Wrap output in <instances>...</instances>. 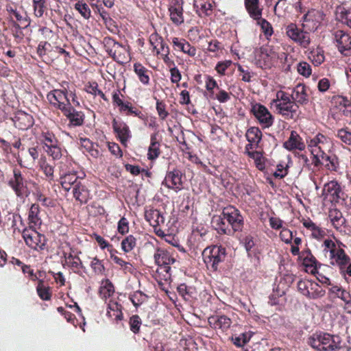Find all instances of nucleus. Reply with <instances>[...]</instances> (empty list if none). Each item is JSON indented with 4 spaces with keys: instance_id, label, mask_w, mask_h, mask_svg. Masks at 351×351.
Masks as SVG:
<instances>
[{
    "instance_id": "nucleus-43",
    "label": "nucleus",
    "mask_w": 351,
    "mask_h": 351,
    "mask_svg": "<svg viewBox=\"0 0 351 351\" xmlns=\"http://www.w3.org/2000/svg\"><path fill=\"white\" fill-rule=\"evenodd\" d=\"M253 335V332L251 331H247L243 332L239 335H236L232 337V341L233 343L237 347H243L245 346Z\"/></svg>"
},
{
    "instance_id": "nucleus-15",
    "label": "nucleus",
    "mask_w": 351,
    "mask_h": 351,
    "mask_svg": "<svg viewBox=\"0 0 351 351\" xmlns=\"http://www.w3.org/2000/svg\"><path fill=\"white\" fill-rule=\"evenodd\" d=\"M47 99L51 105L60 109L62 112L66 111V108L71 104L66 93L61 90L56 89L49 92L47 95Z\"/></svg>"
},
{
    "instance_id": "nucleus-44",
    "label": "nucleus",
    "mask_w": 351,
    "mask_h": 351,
    "mask_svg": "<svg viewBox=\"0 0 351 351\" xmlns=\"http://www.w3.org/2000/svg\"><path fill=\"white\" fill-rule=\"evenodd\" d=\"M114 287L109 280L101 281L99 288V294L102 298L106 299L114 293Z\"/></svg>"
},
{
    "instance_id": "nucleus-26",
    "label": "nucleus",
    "mask_w": 351,
    "mask_h": 351,
    "mask_svg": "<svg viewBox=\"0 0 351 351\" xmlns=\"http://www.w3.org/2000/svg\"><path fill=\"white\" fill-rule=\"evenodd\" d=\"M283 145L285 148L290 151L295 149L302 151L306 147L302 138L295 131L291 132L290 136L288 140L284 143Z\"/></svg>"
},
{
    "instance_id": "nucleus-52",
    "label": "nucleus",
    "mask_w": 351,
    "mask_h": 351,
    "mask_svg": "<svg viewBox=\"0 0 351 351\" xmlns=\"http://www.w3.org/2000/svg\"><path fill=\"white\" fill-rule=\"evenodd\" d=\"M206 234V230L202 228H196L193 230L191 236L190 237L191 242L199 243L204 240V237Z\"/></svg>"
},
{
    "instance_id": "nucleus-12",
    "label": "nucleus",
    "mask_w": 351,
    "mask_h": 351,
    "mask_svg": "<svg viewBox=\"0 0 351 351\" xmlns=\"http://www.w3.org/2000/svg\"><path fill=\"white\" fill-rule=\"evenodd\" d=\"M9 184L18 196L27 195L29 193L28 182L16 169L13 171V178L9 181Z\"/></svg>"
},
{
    "instance_id": "nucleus-59",
    "label": "nucleus",
    "mask_w": 351,
    "mask_h": 351,
    "mask_svg": "<svg viewBox=\"0 0 351 351\" xmlns=\"http://www.w3.org/2000/svg\"><path fill=\"white\" fill-rule=\"evenodd\" d=\"M45 151L49 156L52 157L53 160L60 159L62 156V150L58 145V143H56V145L49 146V147L45 149Z\"/></svg>"
},
{
    "instance_id": "nucleus-6",
    "label": "nucleus",
    "mask_w": 351,
    "mask_h": 351,
    "mask_svg": "<svg viewBox=\"0 0 351 351\" xmlns=\"http://www.w3.org/2000/svg\"><path fill=\"white\" fill-rule=\"evenodd\" d=\"M298 289L301 294L313 300L322 298L326 293L317 282L308 279L300 280L298 282Z\"/></svg>"
},
{
    "instance_id": "nucleus-34",
    "label": "nucleus",
    "mask_w": 351,
    "mask_h": 351,
    "mask_svg": "<svg viewBox=\"0 0 351 351\" xmlns=\"http://www.w3.org/2000/svg\"><path fill=\"white\" fill-rule=\"evenodd\" d=\"M194 7L199 16H208L212 12L211 0H194Z\"/></svg>"
},
{
    "instance_id": "nucleus-51",
    "label": "nucleus",
    "mask_w": 351,
    "mask_h": 351,
    "mask_svg": "<svg viewBox=\"0 0 351 351\" xmlns=\"http://www.w3.org/2000/svg\"><path fill=\"white\" fill-rule=\"evenodd\" d=\"M76 10L79 12L81 16L85 19H88L91 16V11L88 5L83 1H78L74 5Z\"/></svg>"
},
{
    "instance_id": "nucleus-63",
    "label": "nucleus",
    "mask_w": 351,
    "mask_h": 351,
    "mask_svg": "<svg viewBox=\"0 0 351 351\" xmlns=\"http://www.w3.org/2000/svg\"><path fill=\"white\" fill-rule=\"evenodd\" d=\"M43 136L45 149L49 147V146L56 145V143H58L57 138L52 133L45 132L43 134Z\"/></svg>"
},
{
    "instance_id": "nucleus-64",
    "label": "nucleus",
    "mask_w": 351,
    "mask_h": 351,
    "mask_svg": "<svg viewBox=\"0 0 351 351\" xmlns=\"http://www.w3.org/2000/svg\"><path fill=\"white\" fill-rule=\"evenodd\" d=\"M337 136L347 145L351 144V132L348 129H341L337 132Z\"/></svg>"
},
{
    "instance_id": "nucleus-21",
    "label": "nucleus",
    "mask_w": 351,
    "mask_h": 351,
    "mask_svg": "<svg viewBox=\"0 0 351 351\" xmlns=\"http://www.w3.org/2000/svg\"><path fill=\"white\" fill-rule=\"evenodd\" d=\"M112 128L122 144H125L130 138L129 127L123 121L114 119Z\"/></svg>"
},
{
    "instance_id": "nucleus-29",
    "label": "nucleus",
    "mask_w": 351,
    "mask_h": 351,
    "mask_svg": "<svg viewBox=\"0 0 351 351\" xmlns=\"http://www.w3.org/2000/svg\"><path fill=\"white\" fill-rule=\"evenodd\" d=\"M149 43L152 47L153 51L156 52V55L165 52L167 49H169L163 38L156 33L150 35Z\"/></svg>"
},
{
    "instance_id": "nucleus-45",
    "label": "nucleus",
    "mask_w": 351,
    "mask_h": 351,
    "mask_svg": "<svg viewBox=\"0 0 351 351\" xmlns=\"http://www.w3.org/2000/svg\"><path fill=\"white\" fill-rule=\"evenodd\" d=\"M308 58L315 66L320 65L324 61V51L321 48H316L310 51Z\"/></svg>"
},
{
    "instance_id": "nucleus-16",
    "label": "nucleus",
    "mask_w": 351,
    "mask_h": 351,
    "mask_svg": "<svg viewBox=\"0 0 351 351\" xmlns=\"http://www.w3.org/2000/svg\"><path fill=\"white\" fill-rule=\"evenodd\" d=\"M252 111L263 128H269L273 124L274 117L268 109L263 105L260 104L253 105Z\"/></svg>"
},
{
    "instance_id": "nucleus-61",
    "label": "nucleus",
    "mask_w": 351,
    "mask_h": 351,
    "mask_svg": "<svg viewBox=\"0 0 351 351\" xmlns=\"http://www.w3.org/2000/svg\"><path fill=\"white\" fill-rule=\"evenodd\" d=\"M130 299L135 306H138L146 300V295L141 291H136L130 296Z\"/></svg>"
},
{
    "instance_id": "nucleus-40",
    "label": "nucleus",
    "mask_w": 351,
    "mask_h": 351,
    "mask_svg": "<svg viewBox=\"0 0 351 351\" xmlns=\"http://www.w3.org/2000/svg\"><path fill=\"white\" fill-rule=\"evenodd\" d=\"M80 146L84 153H88L94 158L99 157V151L94 147L93 144L89 139L80 138Z\"/></svg>"
},
{
    "instance_id": "nucleus-30",
    "label": "nucleus",
    "mask_w": 351,
    "mask_h": 351,
    "mask_svg": "<svg viewBox=\"0 0 351 351\" xmlns=\"http://www.w3.org/2000/svg\"><path fill=\"white\" fill-rule=\"evenodd\" d=\"M145 219L154 228L165 223V217L162 213L156 209L147 210L145 214Z\"/></svg>"
},
{
    "instance_id": "nucleus-32",
    "label": "nucleus",
    "mask_w": 351,
    "mask_h": 351,
    "mask_svg": "<svg viewBox=\"0 0 351 351\" xmlns=\"http://www.w3.org/2000/svg\"><path fill=\"white\" fill-rule=\"evenodd\" d=\"M209 324L215 328L227 330L232 324L231 319L225 315L212 316L208 318Z\"/></svg>"
},
{
    "instance_id": "nucleus-1",
    "label": "nucleus",
    "mask_w": 351,
    "mask_h": 351,
    "mask_svg": "<svg viewBox=\"0 0 351 351\" xmlns=\"http://www.w3.org/2000/svg\"><path fill=\"white\" fill-rule=\"evenodd\" d=\"M343 247V243H335L331 239H325L322 244L324 254L330 264L338 267L342 271L350 262V258L345 252Z\"/></svg>"
},
{
    "instance_id": "nucleus-35",
    "label": "nucleus",
    "mask_w": 351,
    "mask_h": 351,
    "mask_svg": "<svg viewBox=\"0 0 351 351\" xmlns=\"http://www.w3.org/2000/svg\"><path fill=\"white\" fill-rule=\"evenodd\" d=\"M73 196L80 203H86L90 198L89 191L80 182L73 186Z\"/></svg>"
},
{
    "instance_id": "nucleus-17",
    "label": "nucleus",
    "mask_w": 351,
    "mask_h": 351,
    "mask_svg": "<svg viewBox=\"0 0 351 351\" xmlns=\"http://www.w3.org/2000/svg\"><path fill=\"white\" fill-rule=\"evenodd\" d=\"M183 1L172 0L169 6L170 19L173 24L179 25L184 22Z\"/></svg>"
},
{
    "instance_id": "nucleus-14",
    "label": "nucleus",
    "mask_w": 351,
    "mask_h": 351,
    "mask_svg": "<svg viewBox=\"0 0 351 351\" xmlns=\"http://www.w3.org/2000/svg\"><path fill=\"white\" fill-rule=\"evenodd\" d=\"M302 26L308 31H315L324 20V14L319 10H311L302 17Z\"/></svg>"
},
{
    "instance_id": "nucleus-9",
    "label": "nucleus",
    "mask_w": 351,
    "mask_h": 351,
    "mask_svg": "<svg viewBox=\"0 0 351 351\" xmlns=\"http://www.w3.org/2000/svg\"><path fill=\"white\" fill-rule=\"evenodd\" d=\"M333 42L341 54L351 55V36L348 33L341 29L335 31Z\"/></svg>"
},
{
    "instance_id": "nucleus-24",
    "label": "nucleus",
    "mask_w": 351,
    "mask_h": 351,
    "mask_svg": "<svg viewBox=\"0 0 351 351\" xmlns=\"http://www.w3.org/2000/svg\"><path fill=\"white\" fill-rule=\"evenodd\" d=\"M107 316L115 323H118L123 319L122 306L119 302L110 300L108 304Z\"/></svg>"
},
{
    "instance_id": "nucleus-37",
    "label": "nucleus",
    "mask_w": 351,
    "mask_h": 351,
    "mask_svg": "<svg viewBox=\"0 0 351 351\" xmlns=\"http://www.w3.org/2000/svg\"><path fill=\"white\" fill-rule=\"evenodd\" d=\"M172 43L175 47H178L182 52L188 54L191 57L194 56L196 53L195 48L192 47L189 43L186 42L184 40H180L178 38H173Z\"/></svg>"
},
{
    "instance_id": "nucleus-33",
    "label": "nucleus",
    "mask_w": 351,
    "mask_h": 351,
    "mask_svg": "<svg viewBox=\"0 0 351 351\" xmlns=\"http://www.w3.org/2000/svg\"><path fill=\"white\" fill-rule=\"evenodd\" d=\"M245 6L250 17L254 20L260 19L262 16V9L259 8L258 0H245Z\"/></svg>"
},
{
    "instance_id": "nucleus-47",
    "label": "nucleus",
    "mask_w": 351,
    "mask_h": 351,
    "mask_svg": "<svg viewBox=\"0 0 351 351\" xmlns=\"http://www.w3.org/2000/svg\"><path fill=\"white\" fill-rule=\"evenodd\" d=\"M330 291L335 294L338 298H341L343 301H344L348 305L347 308H351V300L350 295L348 292L346 291L341 289L340 287L337 286H334L330 289Z\"/></svg>"
},
{
    "instance_id": "nucleus-62",
    "label": "nucleus",
    "mask_w": 351,
    "mask_h": 351,
    "mask_svg": "<svg viewBox=\"0 0 351 351\" xmlns=\"http://www.w3.org/2000/svg\"><path fill=\"white\" fill-rule=\"evenodd\" d=\"M298 72L304 77H308L311 75L312 70L311 65L306 62H301L297 66Z\"/></svg>"
},
{
    "instance_id": "nucleus-25",
    "label": "nucleus",
    "mask_w": 351,
    "mask_h": 351,
    "mask_svg": "<svg viewBox=\"0 0 351 351\" xmlns=\"http://www.w3.org/2000/svg\"><path fill=\"white\" fill-rule=\"evenodd\" d=\"M60 172V183L65 191H69L72 186H75L76 184L80 183L77 182L78 178L75 172H66L62 167H61Z\"/></svg>"
},
{
    "instance_id": "nucleus-31",
    "label": "nucleus",
    "mask_w": 351,
    "mask_h": 351,
    "mask_svg": "<svg viewBox=\"0 0 351 351\" xmlns=\"http://www.w3.org/2000/svg\"><path fill=\"white\" fill-rule=\"evenodd\" d=\"M62 112L69 119L71 124L74 126L81 125L84 122L83 113L76 111L71 104L66 108V111H62Z\"/></svg>"
},
{
    "instance_id": "nucleus-10",
    "label": "nucleus",
    "mask_w": 351,
    "mask_h": 351,
    "mask_svg": "<svg viewBox=\"0 0 351 351\" xmlns=\"http://www.w3.org/2000/svg\"><path fill=\"white\" fill-rule=\"evenodd\" d=\"M286 34L290 39L298 43L302 47L306 48L310 44L311 38L308 33L300 29L293 23L287 25Z\"/></svg>"
},
{
    "instance_id": "nucleus-49",
    "label": "nucleus",
    "mask_w": 351,
    "mask_h": 351,
    "mask_svg": "<svg viewBox=\"0 0 351 351\" xmlns=\"http://www.w3.org/2000/svg\"><path fill=\"white\" fill-rule=\"evenodd\" d=\"M34 15L42 17L47 9L46 0H32Z\"/></svg>"
},
{
    "instance_id": "nucleus-7",
    "label": "nucleus",
    "mask_w": 351,
    "mask_h": 351,
    "mask_svg": "<svg viewBox=\"0 0 351 351\" xmlns=\"http://www.w3.org/2000/svg\"><path fill=\"white\" fill-rule=\"evenodd\" d=\"M154 258L155 263L160 266V270H164L166 273L164 275L165 280L170 278V267L169 265L174 263L176 261L175 258L170 254V252L164 249L158 248L156 250Z\"/></svg>"
},
{
    "instance_id": "nucleus-39",
    "label": "nucleus",
    "mask_w": 351,
    "mask_h": 351,
    "mask_svg": "<svg viewBox=\"0 0 351 351\" xmlns=\"http://www.w3.org/2000/svg\"><path fill=\"white\" fill-rule=\"evenodd\" d=\"M159 143L157 141L156 135L151 136V143L148 149L147 158L149 160H154L158 157L160 154Z\"/></svg>"
},
{
    "instance_id": "nucleus-42",
    "label": "nucleus",
    "mask_w": 351,
    "mask_h": 351,
    "mask_svg": "<svg viewBox=\"0 0 351 351\" xmlns=\"http://www.w3.org/2000/svg\"><path fill=\"white\" fill-rule=\"evenodd\" d=\"M246 138L248 142H252L258 145L262 138V132L258 128L252 127L247 130Z\"/></svg>"
},
{
    "instance_id": "nucleus-55",
    "label": "nucleus",
    "mask_w": 351,
    "mask_h": 351,
    "mask_svg": "<svg viewBox=\"0 0 351 351\" xmlns=\"http://www.w3.org/2000/svg\"><path fill=\"white\" fill-rule=\"evenodd\" d=\"M248 156L254 160V163L258 169L263 170L265 169L264 158L261 152L257 151L249 152Z\"/></svg>"
},
{
    "instance_id": "nucleus-57",
    "label": "nucleus",
    "mask_w": 351,
    "mask_h": 351,
    "mask_svg": "<svg viewBox=\"0 0 351 351\" xmlns=\"http://www.w3.org/2000/svg\"><path fill=\"white\" fill-rule=\"evenodd\" d=\"M40 167L48 180L51 181L53 180L54 167L52 165L47 163L45 160H43L40 162Z\"/></svg>"
},
{
    "instance_id": "nucleus-5",
    "label": "nucleus",
    "mask_w": 351,
    "mask_h": 351,
    "mask_svg": "<svg viewBox=\"0 0 351 351\" xmlns=\"http://www.w3.org/2000/svg\"><path fill=\"white\" fill-rule=\"evenodd\" d=\"M226 255V249L218 245L206 247L202 252L204 262L208 269L212 271L218 269L219 263L224 261Z\"/></svg>"
},
{
    "instance_id": "nucleus-23",
    "label": "nucleus",
    "mask_w": 351,
    "mask_h": 351,
    "mask_svg": "<svg viewBox=\"0 0 351 351\" xmlns=\"http://www.w3.org/2000/svg\"><path fill=\"white\" fill-rule=\"evenodd\" d=\"M332 103L335 108L341 112L344 115L351 116V101L348 98L341 95L334 96Z\"/></svg>"
},
{
    "instance_id": "nucleus-8",
    "label": "nucleus",
    "mask_w": 351,
    "mask_h": 351,
    "mask_svg": "<svg viewBox=\"0 0 351 351\" xmlns=\"http://www.w3.org/2000/svg\"><path fill=\"white\" fill-rule=\"evenodd\" d=\"M23 237L25 243L34 250H43L45 245V237L36 231L34 228L25 229L23 232Z\"/></svg>"
},
{
    "instance_id": "nucleus-56",
    "label": "nucleus",
    "mask_w": 351,
    "mask_h": 351,
    "mask_svg": "<svg viewBox=\"0 0 351 351\" xmlns=\"http://www.w3.org/2000/svg\"><path fill=\"white\" fill-rule=\"evenodd\" d=\"M136 246V239L132 235L126 237L121 242V248L125 252L132 251Z\"/></svg>"
},
{
    "instance_id": "nucleus-20",
    "label": "nucleus",
    "mask_w": 351,
    "mask_h": 351,
    "mask_svg": "<svg viewBox=\"0 0 351 351\" xmlns=\"http://www.w3.org/2000/svg\"><path fill=\"white\" fill-rule=\"evenodd\" d=\"M169 189L180 191L182 188V173L178 170L169 172L162 182Z\"/></svg>"
},
{
    "instance_id": "nucleus-38",
    "label": "nucleus",
    "mask_w": 351,
    "mask_h": 351,
    "mask_svg": "<svg viewBox=\"0 0 351 351\" xmlns=\"http://www.w3.org/2000/svg\"><path fill=\"white\" fill-rule=\"evenodd\" d=\"M134 70L141 83L145 85L149 83L150 71L140 63H135L134 64Z\"/></svg>"
},
{
    "instance_id": "nucleus-27",
    "label": "nucleus",
    "mask_w": 351,
    "mask_h": 351,
    "mask_svg": "<svg viewBox=\"0 0 351 351\" xmlns=\"http://www.w3.org/2000/svg\"><path fill=\"white\" fill-rule=\"evenodd\" d=\"M291 99L297 104H306L308 102V97L306 93V86L304 84H298L292 91Z\"/></svg>"
},
{
    "instance_id": "nucleus-11",
    "label": "nucleus",
    "mask_w": 351,
    "mask_h": 351,
    "mask_svg": "<svg viewBox=\"0 0 351 351\" xmlns=\"http://www.w3.org/2000/svg\"><path fill=\"white\" fill-rule=\"evenodd\" d=\"M322 196L324 200L338 202L340 199H343V193L339 184L337 181L332 180L324 184Z\"/></svg>"
},
{
    "instance_id": "nucleus-3",
    "label": "nucleus",
    "mask_w": 351,
    "mask_h": 351,
    "mask_svg": "<svg viewBox=\"0 0 351 351\" xmlns=\"http://www.w3.org/2000/svg\"><path fill=\"white\" fill-rule=\"evenodd\" d=\"M308 344L318 351H333L341 348V339L328 333H315L308 338Z\"/></svg>"
},
{
    "instance_id": "nucleus-18",
    "label": "nucleus",
    "mask_w": 351,
    "mask_h": 351,
    "mask_svg": "<svg viewBox=\"0 0 351 351\" xmlns=\"http://www.w3.org/2000/svg\"><path fill=\"white\" fill-rule=\"evenodd\" d=\"M328 218L332 226L337 231L342 234H346V220L340 210L337 209L330 210Z\"/></svg>"
},
{
    "instance_id": "nucleus-4",
    "label": "nucleus",
    "mask_w": 351,
    "mask_h": 351,
    "mask_svg": "<svg viewBox=\"0 0 351 351\" xmlns=\"http://www.w3.org/2000/svg\"><path fill=\"white\" fill-rule=\"evenodd\" d=\"M271 106L286 119H293L298 109V105L290 98L289 95L282 90L276 93V98L271 101Z\"/></svg>"
},
{
    "instance_id": "nucleus-53",
    "label": "nucleus",
    "mask_w": 351,
    "mask_h": 351,
    "mask_svg": "<svg viewBox=\"0 0 351 351\" xmlns=\"http://www.w3.org/2000/svg\"><path fill=\"white\" fill-rule=\"evenodd\" d=\"M336 15L339 20L347 25L348 21L351 19V12L342 6H339L337 8Z\"/></svg>"
},
{
    "instance_id": "nucleus-46",
    "label": "nucleus",
    "mask_w": 351,
    "mask_h": 351,
    "mask_svg": "<svg viewBox=\"0 0 351 351\" xmlns=\"http://www.w3.org/2000/svg\"><path fill=\"white\" fill-rule=\"evenodd\" d=\"M256 57V64L258 66L263 67L267 65L269 62V56L266 49L261 48L258 50L255 51Z\"/></svg>"
},
{
    "instance_id": "nucleus-2",
    "label": "nucleus",
    "mask_w": 351,
    "mask_h": 351,
    "mask_svg": "<svg viewBox=\"0 0 351 351\" xmlns=\"http://www.w3.org/2000/svg\"><path fill=\"white\" fill-rule=\"evenodd\" d=\"M307 147L313 156V161L315 166L320 165V160L326 152H330L332 143L329 137L321 133L308 137L306 139Z\"/></svg>"
},
{
    "instance_id": "nucleus-54",
    "label": "nucleus",
    "mask_w": 351,
    "mask_h": 351,
    "mask_svg": "<svg viewBox=\"0 0 351 351\" xmlns=\"http://www.w3.org/2000/svg\"><path fill=\"white\" fill-rule=\"evenodd\" d=\"M8 11L12 17H14L25 27L29 25V21L27 19L26 16L20 13L17 10L10 8Z\"/></svg>"
},
{
    "instance_id": "nucleus-58",
    "label": "nucleus",
    "mask_w": 351,
    "mask_h": 351,
    "mask_svg": "<svg viewBox=\"0 0 351 351\" xmlns=\"http://www.w3.org/2000/svg\"><path fill=\"white\" fill-rule=\"evenodd\" d=\"M255 20L257 21V24L260 25L263 32L266 36H271L273 34V28L267 21L263 19L262 16H261L260 19Z\"/></svg>"
},
{
    "instance_id": "nucleus-19",
    "label": "nucleus",
    "mask_w": 351,
    "mask_h": 351,
    "mask_svg": "<svg viewBox=\"0 0 351 351\" xmlns=\"http://www.w3.org/2000/svg\"><path fill=\"white\" fill-rule=\"evenodd\" d=\"M108 47H111L110 49H107L108 53L118 62H124L126 60L125 55L127 53L126 49L121 45L114 40L108 39L106 41Z\"/></svg>"
},
{
    "instance_id": "nucleus-50",
    "label": "nucleus",
    "mask_w": 351,
    "mask_h": 351,
    "mask_svg": "<svg viewBox=\"0 0 351 351\" xmlns=\"http://www.w3.org/2000/svg\"><path fill=\"white\" fill-rule=\"evenodd\" d=\"M36 291L40 299L43 300H50L51 296L50 288L47 286H45L42 280H39L36 287Z\"/></svg>"
},
{
    "instance_id": "nucleus-36",
    "label": "nucleus",
    "mask_w": 351,
    "mask_h": 351,
    "mask_svg": "<svg viewBox=\"0 0 351 351\" xmlns=\"http://www.w3.org/2000/svg\"><path fill=\"white\" fill-rule=\"evenodd\" d=\"M39 206L37 204H32L29 210L28 220L29 228H37L41 224V219L39 217Z\"/></svg>"
},
{
    "instance_id": "nucleus-60",
    "label": "nucleus",
    "mask_w": 351,
    "mask_h": 351,
    "mask_svg": "<svg viewBox=\"0 0 351 351\" xmlns=\"http://www.w3.org/2000/svg\"><path fill=\"white\" fill-rule=\"evenodd\" d=\"M90 267L97 275H102L105 271V267L103 263L97 258H93L92 259L90 262Z\"/></svg>"
},
{
    "instance_id": "nucleus-28",
    "label": "nucleus",
    "mask_w": 351,
    "mask_h": 351,
    "mask_svg": "<svg viewBox=\"0 0 351 351\" xmlns=\"http://www.w3.org/2000/svg\"><path fill=\"white\" fill-rule=\"evenodd\" d=\"M213 227L219 233L230 234L232 230L229 227V224L223 215V213L220 215H215L213 217L211 221Z\"/></svg>"
},
{
    "instance_id": "nucleus-22",
    "label": "nucleus",
    "mask_w": 351,
    "mask_h": 351,
    "mask_svg": "<svg viewBox=\"0 0 351 351\" xmlns=\"http://www.w3.org/2000/svg\"><path fill=\"white\" fill-rule=\"evenodd\" d=\"M13 121L16 128L22 130H27L34 124L32 116L23 111L18 112L14 116Z\"/></svg>"
},
{
    "instance_id": "nucleus-41",
    "label": "nucleus",
    "mask_w": 351,
    "mask_h": 351,
    "mask_svg": "<svg viewBox=\"0 0 351 351\" xmlns=\"http://www.w3.org/2000/svg\"><path fill=\"white\" fill-rule=\"evenodd\" d=\"M121 97H123V95L121 94L120 90H117L114 91L112 94V103L114 105L119 107L120 112H126L127 108H129L131 103L129 101H123Z\"/></svg>"
},
{
    "instance_id": "nucleus-48",
    "label": "nucleus",
    "mask_w": 351,
    "mask_h": 351,
    "mask_svg": "<svg viewBox=\"0 0 351 351\" xmlns=\"http://www.w3.org/2000/svg\"><path fill=\"white\" fill-rule=\"evenodd\" d=\"M326 162L325 166L330 171L336 170L337 167V159L335 156L330 155V152H326L323 158L320 160V165Z\"/></svg>"
},
{
    "instance_id": "nucleus-13",
    "label": "nucleus",
    "mask_w": 351,
    "mask_h": 351,
    "mask_svg": "<svg viewBox=\"0 0 351 351\" xmlns=\"http://www.w3.org/2000/svg\"><path fill=\"white\" fill-rule=\"evenodd\" d=\"M223 215L229 224V227L232 232L238 231L241 229L243 225V217L239 214V210L233 206L224 208Z\"/></svg>"
}]
</instances>
